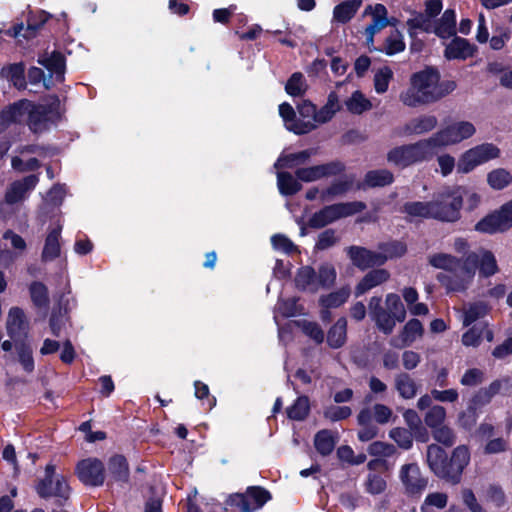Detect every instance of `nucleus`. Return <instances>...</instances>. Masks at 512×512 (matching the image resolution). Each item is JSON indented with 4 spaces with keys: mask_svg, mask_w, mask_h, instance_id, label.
<instances>
[{
    "mask_svg": "<svg viewBox=\"0 0 512 512\" xmlns=\"http://www.w3.org/2000/svg\"><path fill=\"white\" fill-rule=\"evenodd\" d=\"M464 187H446L439 191L431 201L433 219L443 222H455L460 218L463 205Z\"/></svg>",
    "mask_w": 512,
    "mask_h": 512,
    "instance_id": "nucleus-3",
    "label": "nucleus"
},
{
    "mask_svg": "<svg viewBox=\"0 0 512 512\" xmlns=\"http://www.w3.org/2000/svg\"><path fill=\"white\" fill-rule=\"evenodd\" d=\"M410 30H421L426 33H434L435 21L424 13H419L407 21Z\"/></svg>",
    "mask_w": 512,
    "mask_h": 512,
    "instance_id": "nucleus-59",
    "label": "nucleus"
},
{
    "mask_svg": "<svg viewBox=\"0 0 512 512\" xmlns=\"http://www.w3.org/2000/svg\"><path fill=\"white\" fill-rule=\"evenodd\" d=\"M3 239L10 242V248L12 250H3L1 253L2 260H5L7 262H13L17 258L24 255L27 248V244L23 237H21L12 230H7L3 234Z\"/></svg>",
    "mask_w": 512,
    "mask_h": 512,
    "instance_id": "nucleus-28",
    "label": "nucleus"
},
{
    "mask_svg": "<svg viewBox=\"0 0 512 512\" xmlns=\"http://www.w3.org/2000/svg\"><path fill=\"white\" fill-rule=\"evenodd\" d=\"M343 163L333 161L326 164L299 168L296 170L295 175L298 180L303 182H313L324 177L335 176L344 171Z\"/></svg>",
    "mask_w": 512,
    "mask_h": 512,
    "instance_id": "nucleus-17",
    "label": "nucleus"
},
{
    "mask_svg": "<svg viewBox=\"0 0 512 512\" xmlns=\"http://www.w3.org/2000/svg\"><path fill=\"white\" fill-rule=\"evenodd\" d=\"M423 334L422 323L418 319L409 320L401 333V339L404 345L412 344L417 338Z\"/></svg>",
    "mask_w": 512,
    "mask_h": 512,
    "instance_id": "nucleus-54",
    "label": "nucleus"
},
{
    "mask_svg": "<svg viewBox=\"0 0 512 512\" xmlns=\"http://www.w3.org/2000/svg\"><path fill=\"white\" fill-rule=\"evenodd\" d=\"M476 51V46L471 44L467 39L455 36L452 41L447 44L444 55L449 60H466L472 57Z\"/></svg>",
    "mask_w": 512,
    "mask_h": 512,
    "instance_id": "nucleus-25",
    "label": "nucleus"
},
{
    "mask_svg": "<svg viewBox=\"0 0 512 512\" xmlns=\"http://www.w3.org/2000/svg\"><path fill=\"white\" fill-rule=\"evenodd\" d=\"M469 255L475 256L474 263H470V267L476 272L479 269V274L482 277L488 278L495 275L498 272V265L494 254L485 249H481L479 252H472Z\"/></svg>",
    "mask_w": 512,
    "mask_h": 512,
    "instance_id": "nucleus-27",
    "label": "nucleus"
},
{
    "mask_svg": "<svg viewBox=\"0 0 512 512\" xmlns=\"http://www.w3.org/2000/svg\"><path fill=\"white\" fill-rule=\"evenodd\" d=\"M455 89L454 81H440L439 72L429 67L411 76L410 87L400 94V100L406 106L417 107L434 103Z\"/></svg>",
    "mask_w": 512,
    "mask_h": 512,
    "instance_id": "nucleus-1",
    "label": "nucleus"
},
{
    "mask_svg": "<svg viewBox=\"0 0 512 512\" xmlns=\"http://www.w3.org/2000/svg\"><path fill=\"white\" fill-rule=\"evenodd\" d=\"M297 325L302 330V332L316 344H321L324 342V331L317 322L300 320L297 322Z\"/></svg>",
    "mask_w": 512,
    "mask_h": 512,
    "instance_id": "nucleus-55",
    "label": "nucleus"
},
{
    "mask_svg": "<svg viewBox=\"0 0 512 512\" xmlns=\"http://www.w3.org/2000/svg\"><path fill=\"white\" fill-rule=\"evenodd\" d=\"M487 312L488 306L482 301L469 304V306L464 311L463 325H471L476 320L484 317Z\"/></svg>",
    "mask_w": 512,
    "mask_h": 512,
    "instance_id": "nucleus-56",
    "label": "nucleus"
},
{
    "mask_svg": "<svg viewBox=\"0 0 512 512\" xmlns=\"http://www.w3.org/2000/svg\"><path fill=\"white\" fill-rule=\"evenodd\" d=\"M379 249L381 250L379 253L385 257L386 262L388 259L403 256L406 252V245L400 241H391L381 244Z\"/></svg>",
    "mask_w": 512,
    "mask_h": 512,
    "instance_id": "nucleus-62",
    "label": "nucleus"
},
{
    "mask_svg": "<svg viewBox=\"0 0 512 512\" xmlns=\"http://www.w3.org/2000/svg\"><path fill=\"white\" fill-rule=\"evenodd\" d=\"M277 186L279 192L284 196H292L302 188L300 182L289 172L277 173Z\"/></svg>",
    "mask_w": 512,
    "mask_h": 512,
    "instance_id": "nucleus-44",
    "label": "nucleus"
},
{
    "mask_svg": "<svg viewBox=\"0 0 512 512\" xmlns=\"http://www.w3.org/2000/svg\"><path fill=\"white\" fill-rule=\"evenodd\" d=\"M6 329L14 343L28 340L29 322L21 308L13 307L10 309L6 321Z\"/></svg>",
    "mask_w": 512,
    "mask_h": 512,
    "instance_id": "nucleus-18",
    "label": "nucleus"
},
{
    "mask_svg": "<svg viewBox=\"0 0 512 512\" xmlns=\"http://www.w3.org/2000/svg\"><path fill=\"white\" fill-rule=\"evenodd\" d=\"M337 273L332 264L324 263L317 271L319 288H330L336 281Z\"/></svg>",
    "mask_w": 512,
    "mask_h": 512,
    "instance_id": "nucleus-58",
    "label": "nucleus"
},
{
    "mask_svg": "<svg viewBox=\"0 0 512 512\" xmlns=\"http://www.w3.org/2000/svg\"><path fill=\"white\" fill-rule=\"evenodd\" d=\"M347 340V320L340 317L327 332V344L332 349L343 347Z\"/></svg>",
    "mask_w": 512,
    "mask_h": 512,
    "instance_id": "nucleus-32",
    "label": "nucleus"
},
{
    "mask_svg": "<svg viewBox=\"0 0 512 512\" xmlns=\"http://www.w3.org/2000/svg\"><path fill=\"white\" fill-rule=\"evenodd\" d=\"M296 287L304 292L316 293L320 288L317 272L310 266L301 267L295 276Z\"/></svg>",
    "mask_w": 512,
    "mask_h": 512,
    "instance_id": "nucleus-30",
    "label": "nucleus"
},
{
    "mask_svg": "<svg viewBox=\"0 0 512 512\" xmlns=\"http://www.w3.org/2000/svg\"><path fill=\"white\" fill-rule=\"evenodd\" d=\"M60 118L59 99L56 97L49 104H34L30 101L28 113V127L35 133H43L56 125Z\"/></svg>",
    "mask_w": 512,
    "mask_h": 512,
    "instance_id": "nucleus-9",
    "label": "nucleus"
},
{
    "mask_svg": "<svg viewBox=\"0 0 512 512\" xmlns=\"http://www.w3.org/2000/svg\"><path fill=\"white\" fill-rule=\"evenodd\" d=\"M371 318L375 322L377 328L386 335L392 333L396 322H398L393 314L388 312L386 309L378 310V312L374 313Z\"/></svg>",
    "mask_w": 512,
    "mask_h": 512,
    "instance_id": "nucleus-50",
    "label": "nucleus"
},
{
    "mask_svg": "<svg viewBox=\"0 0 512 512\" xmlns=\"http://www.w3.org/2000/svg\"><path fill=\"white\" fill-rule=\"evenodd\" d=\"M438 120L434 115H420L406 123L399 132L402 136L421 135L432 131L437 126Z\"/></svg>",
    "mask_w": 512,
    "mask_h": 512,
    "instance_id": "nucleus-24",
    "label": "nucleus"
},
{
    "mask_svg": "<svg viewBox=\"0 0 512 512\" xmlns=\"http://www.w3.org/2000/svg\"><path fill=\"white\" fill-rule=\"evenodd\" d=\"M500 150L491 143L475 146L462 154L457 163V172L466 174L477 166L499 157Z\"/></svg>",
    "mask_w": 512,
    "mask_h": 512,
    "instance_id": "nucleus-12",
    "label": "nucleus"
},
{
    "mask_svg": "<svg viewBox=\"0 0 512 512\" xmlns=\"http://www.w3.org/2000/svg\"><path fill=\"white\" fill-rule=\"evenodd\" d=\"M29 292L33 304L39 308L46 307L49 303L48 289L39 281H34L29 286Z\"/></svg>",
    "mask_w": 512,
    "mask_h": 512,
    "instance_id": "nucleus-57",
    "label": "nucleus"
},
{
    "mask_svg": "<svg viewBox=\"0 0 512 512\" xmlns=\"http://www.w3.org/2000/svg\"><path fill=\"white\" fill-rule=\"evenodd\" d=\"M346 252L352 264L361 270L381 266L385 263V257L381 256V253L364 247L350 246Z\"/></svg>",
    "mask_w": 512,
    "mask_h": 512,
    "instance_id": "nucleus-20",
    "label": "nucleus"
},
{
    "mask_svg": "<svg viewBox=\"0 0 512 512\" xmlns=\"http://www.w3.org/2000/svg\"><path fill=\"white\" fill-rule=\"evenodd\" d=\"M299 117L296 116L294 108L287 102L279 105V115L283 119L287 130L297 134H307L316 128L315 114L316 106L308 100L297 105Z\"/></svg>",
    "mask_w": 512,
    "mask_h": 512,
    "instance_id": "nucleus-2",
    "label": "nucleus"
},
{
    "mask_svg": "<svg viewBox=\"0 0 512 512\" xmlns=\"http://www.w3.org/2000/svg\"><path fill=\"white\" fill-rule=\"evenodd\" d=\"M365 209L366 204L362 201L341 202L326 205L309 218L308 225L311 228L320 229L336 222L339 219L362 212Z\"/></svg>",
    "mask_w": 512,
    "mask_h": 512,
    "instance_id": "nucleus-8",
    "label": "nucleus"
},
{
    "mask_svg": "<svg viewBox=\"0 0 512 512\" xmlns=\"http://www.w3.org/2000/svg\"><path fill=\"white\" fill-rule=\"evenodd\" d=\"M387 311L393 314L398 322H403L406 317V310L397 294L390 293L386 296Z\"/></svg>",
    "mask_w": 512,
    "mask_h": 512,
    "instance_id": "nucleus-60",
    "label": "nucleus"
},
{
    "mask_svg": "<svg viewBox=\"0 0 512 512\" xmlns=\"http://www.w3.org/2000/svg\"><path fill=\"white\" fill-rule=\"evenodd\" d=\"M395 389L403 399H412L417 394V384L407 373H400L395 376Z\"/></svg>",
    "mask_w": 512,
    "mask_h": 512,
    "instance_id": "nucleus-36",
    "label": "nucleus"
},
{
    "mask_svg": "<svg viewBox=\"0 0 512 512\" xmlns=\"http://www.w3.org/2000/svg\"><path fill=\"white\" fill-rule=\"evenodd\" d=\"M39 182L37 175H28L20 180L12 182L5 193L3 202L0 203V214L7 218L10 214L7 207L24 201L28 194L36 187Z\"/></svg>",
    "mask_w": 512,
    "mask_h": 512,
    "instance_id": "nucleus-13",
    "label": "nucleus"
},
{
    "mask_svg": "<svg viewBox=\"0 0 512 512\" xmlns=\"http://www.w3.org/2000/svg\"><path fill=\"white\" fill-rule=\"evenodd\" d=\"M394 175L387 169H377L368 171L364 177L363 186L370 188L384 187L392 184Z\"/></svg>",
    "mask_w": 512,
    "mask_h": 512,
    "instance_id": "nucleus-35",
    "label": "nucleus"
},
{
    "mask_svg": "<svg viewBox=\"0 0 512 512\" xmlns=\"http://www.w3.org/2000/svg\"><path fill=\"white\" fill-rule=\"evenodd\" d=\"M30 110V101L26 99L19 100L5 107L0 113V122L4 127L13 124H22L28 121Z\"/></svg>",
    "mask_w": 512,
    "mask_h": 512,
    "instance_id": "nucleus-22",
    "label": "nucleus"
},
{
    "mask_svg": "<svg viewBox=\"0 0 512 512\" xmlns=\"http://www.w3.org/2000/svg\"><path fill=\"white\" fill-rule=\"evenodd\" d=\"M48 20V14L44 11L40 13V22L38 24L33 23L30 19L27 22V27L24 29L23 23L14 25L12 28L6 30L4 33L10 37L17 38L21 35L22 31H25L22 35L24 38H30L34 36L35 32Z\"/></svg>",
    "mask_w": 512,
    "mask_h": 512,
    "instance_id": "nucleus-39",
    "label": "nucleus"
},
{
    "mask_svg": "<svg viewBox=\"0 0 512 512\" xmlns=\"http://www.w3.org/2000/svg\"><path fill=\"white\" fill-rule=\"evenodd\" d=\"M390 438H392L400 448L408 450L412 447L413 438L409 430L405 428L396 427L390 430Z\"/></svg>",
    "mask_w": 512,
    "mask_h": 512,
    "instance_id": "nucleus-64",
    "label": "nucleus"
},
{
    "mask_svg": "<svg viewBox=\"0 0 512 512\" xmlns=\"http://www.w3.org/2000/svg\"><path fill=\"white\" fill-rule=\"evenodd\" d=\"M15 349L18 357V362L27 373H31L34 368V358L32 347L28 340L15 342Z\"/></svg>",
    "mask_w": 512,
    "mask_h": 512,
    "instance_id": "nucleus-41",
    "label": "nucleus"
},
{
    "mask_svg": "<svg viewBox=\"0 0 512 512\" xmlns=\"http://www.w3.org/2000/svg\"><path fill=\"white\" fill-rule=\"evenodd\" d=\"M310 412V402L307 396H299L286 410L289 419L303 421Z\"/></svg>",
    "mask_w": 512,
    "mask_h": 512,
    "instance_id": "nucleus-46",
    "label": "nucleus"
},
{
    "mask_svg": "<svg viewBox=\"0 0 512 512\" xmlns=\"http://www.w3.org/2000/svg\"><path fill=\"white\" fill-rule=\"evenodd\" d=\"M393 78L392 70L385 66L380 68L374 75V87L378 94H383L388 90L389 83Z\"/></svg>",
    "mask_w": 512,
    "mask_h": 512,
    "instance_id": "nucleus-63",
    "label": "nucleus"
},
{
    "mask_svg": "<svg viewBox=\"0 0 512 512\" xmlns=\"http://www.w3.org/2000/svg\"><path fill=\"white\" fill-rule=\"evenodd\" d=\"M432 202H407L403 206V212L411 217L433 218Z\"/></svg>",
    "mask_w": 512,
    "mask_h": 512,
    "instance_id": "nucleus-49",
    "label": "nucleus"
},
{
    "mask_svg": "<svg viewBox=\"0 0 512 512\" xmlns=\"http://www.w3.org/2000/svg\"><path fill=\"white\" fill-rule=\"evenodd\" d=\"M400 479L407 493L420 494L427 486V479L421 475L417 464H405L400 470Z\"/></svg>",
    "mask_w": 512,
    "mask_h": 512,
    "instance_id": "nucleus-21",
    "label": "nucleus"
},
{
    "mask_svg": "<svg viewBox=\"0 0 512 512\" xmlns=\"http://www.w3.org/2000/svg\"><path fill=\"white\" fill-rule=\"evenodd\" d=\"M446 418V409L440 405L432 406L425 414L424 421L432 429L443 426Z\"/></svg>",
    "mask_w": 512,
    "mask_h": 512,
    "instance_id": "nucleus-61",
    "label": "nucleus"
},
{
    "mask_svg": "<svg viewBox=\"0 0 512 512\" xmlns=\"http://www.w3.org/2000/svg\"><path fill=\"white\" fill-rule=\"evenodd\" d=\"M487 182L491 188L502 190L512 182V175L506 169L498 168L488 173Z\"/></svg>",
    "mask_w": 512,
    "mask_h": 512,
    "instance_id": "nucleus-52",
    "label": "nucleus"
},
{
    "mask_svg": "<svg viewBox=\"0 0 512 512\" xmlns=\"http://www.w3.org/2000/svg\"><path fill=\"white\" fill-rule=\"evenodd\" d=\"M474 255H467L465 260L460 263V267L450 272H440L436 279L447 289L448 292H463L470 286L475 271L470 267V263L475 261Z\"/></svg>",
    "mask_w": 512,
    "mask_h": 512,
    "instance_id": "nucleus-10",
    "label": "nucleus"
},
{
    "mask_svg": "<svg viewBox=\"0 0 512 512\" xmlns=\"http://www.w3.org/2000/svg\"><path fill=\"white\" fill-rule=\"evenodd\" d=\"M38 63L49 71V75L46 76L41 68L31 67L28 71V80L31 84L42 83L45 89H50L54 84L53 77L56 82L64 81L65 58L60 52L54 51L50 55L43 54L38 58Z\"/></svg>",
    "mask_w": 512,
    "mask_h": 512,
    "instance_id": "nucleus-6",
    "label": "nucleus"
},
{
    "mask_svg": "<svg viewBox=\"0 0 512 512\" xmlns=\"http://www.w3.org/2000/svg\"><path fill=\"white\" fill-rule=\"evenodd\" d=\"M352 185L351 180H336L320 193L321 202H329L336 197L346 194Z\"/></svg>",
    "mask_w": 512,
    "mask_h": 512,
    "instance_id": "nucleus-47",
    "label": "nucleus"
},
{
    "mask_svg": "<svg viewBox=\"0 0 512 512\" xmlns=\"http://www.w3.org/2000/svg\"><path fill=\"white\" fill-rule=\"evenodd\" d=\"M470 462V450L466 445L457 446L451 455L447 465V481L451 484H458L461 481L462 473Z\"/></svg>",
    "mask_w": 512,
    "mask_h": 512,
    "instance_id": "nucleus-19",
    "label": "nucleus"
},
{
    "mask_svg": "<svg viewBox=\"0 0 512 512\" xmlns=\"http://www.w3.org/2000/svg\"><path fill=\"white\" fill-rule=\"evenodd\" d=\"M64 302L68 303V300H65V296L63 295L59 301L58 311L53 310L49 320L51 332L56 337L60 336L61 330L68 319V307L67 304H64Z\"/></svg>",
    "mask_w": 512,
    "mask_h": 512,
    "instance_id": "nucleus-38",
    "label": "nucleus"
},
{
    "mask_svg": "<svg viewBox=\"0 0 512 512\" xmlns=\"http://www.w3.org/2000/svg\"><path fill=\"white\" fill-rule=\"evenodd\" d=\"M461 262V259L446 253H438L429 256L430 265L437 269H442L443 272H450L458 269Z\"/></svg>",
    "mask_w": 512,
    "mask_h": 512,
    "instance_id": "nucleus-45",
    "label": "nucleus"
},
{
    "mask_svg": "<svg viewBox=\"0 0 512 512\" xmlns=\"http://www.w3.org/2000/svg\"><path fill=\"white\" fill-rule=\"evenodd\" d=\"M475 131V127L471 122L460 121L439 130L429 137V139L435 150L436 148L460 143L461 141L470 138Z\"/></svg>",
    "mask_w": 512,
    "mask_h": 512,
    "instance_id": "nucleus-11",
    "label": "nucleus"
},
{
    "mask_svg": "<svg viewBox=\"0 0 512 512\" xmlns=\"http://www.w3.org/2000/svg\"><path fill=\"white\" fill-rule=\"evenodd\" d=\"M389 24L387 9L383 4H376L372 13V22L365 28V34L376 35Z\"/></svg>",
    "mask_w": 512,
    "mask_h": 512,
    "instance_id": "nucleus-40",
    "label": "nucleus"
},
{
    "mask_svg": "<svg viewBox=\"0 0 512 512\" xmlns=\"http://www.w3.org/2000/svg\"><path fill=\"white\" fill-rule=\"evenodd\" d=\"M307 90V83L304 75L300 72L293 73L285 85L287 94L293 97L302 96Z\"/></svg>",
    "mask_w": 512,
    "mask_h": 512,
    "instance_id": "nucleus-53",
    "label": "nucleus"
},
{
    "mask_svg": "<svg viewBox=\"0 0 512 512\" xmlns=\"http://www.w3.org/2000/svg\"><path fill=\"white\" fill-rule=\"evenodd\" d=\"M390 274L385 269H374L368 272L355 288V295L359 297L372 288L386 282Z\"/></svg>",
    "mask_w": 512,
    "mask_h": 512,
    "instance_id": "nucleus-29",
    "label": "nucleus"
},
{
    "mask_svg": "<svg viewBox=\"0 0 512 512\" xmlns=\"http://www.w3.org/2000/svg\"><path fill=\"white\" fill-rule=\"evenodd\" d=\"M270 498V493L264 488L250 487L245 494L231 495L227 505L238 507L241 512H254L262 508Z\"/></svg>",
    "mask_w": 512,
    "mask_h": 512,
    "instance_id": "nucleus-15",
    "label": "nucleus"
},
{
    "mask_svg": "<svg viewBox=\"0 0 512 512\" xmlns=\"http://www.w3.org/2000/svg\"><path fill=\"white\" fill-rule=\"evenodd\" d=\"M61 232L62 225L57 223L56 226L50 228L44 242V247L41 253V260L43 262H50L60 256L61 253Z\"/></svg>",
    "mask_w": 512,
    "mask_h": 512,
    "instance_id": "nucleus-26",
    "label": "nucleus"
},
{
    "mask_svg": "<svg viewBox=\"0 0 512 512\" xmlns=\"http://www.w3.org/2000/svg\"><path fill=\"white\" fill-rule=\"evenodd\" d=\"M104 465L97 458H86L79 461L75 468L78 479L86 486L98 487L105 480Z\"/></svg>",
    "mask_w": 512,
    "mask_h": 512,
    "instance_id": "nucleus-16",
    "label": "nucleus"
},
{
    "mask_svg": "<svg viewBox=\"0 0 512 512\" xmlns=\"http://www.w3.org/2000/svg\"><path fill=\"white\" fill-rule=\"evenodd\" d=\"M434 153L432 143L427 138L391 149L387 154V160L397 167L406 168L432 159Z\"/></svg>",
    "mask_w": 512,
    "mask_h": 512,
    "instance_id": "nucleus-4",
    "label": "nucleus"
},
{
    "mask_svg": "<svg viewBox=\"0 0 512 512\" xmlns=\"http://www.w3.org/2000/svg\"><path fill=\"white\" fill-rule=\"evenodd\" d=\"M393 417V411L390 407L376 403L372 407L362 408L357 415V423L360 426L357 437L361 442H368L374 439L378 433L379 425H385Z\"/></svg>",
    "mask_w": 512,
    "mask_h": 512,
    "instance_id": "nucleus-5",
    "label": "nucleus"
},
{
    "mask_svg": "<svg viewBox=\"0 0 512 512\" xmlns=\"http://www.w3.org/2000/svg\"><path fill=\"white\" fill-rule=\"evenodd\" d=\"M345 105L350 113L357 115L362 114L372 107L370 100L359 90L352 93V95L345 101Z\"/></svg>",
    "mask_w": 512,
    "mask_h": 512,
    "instance_id": "nucleus-48",
    "label": "nucleus"
},
{
    "mask_svg": "<svg viewBox=\"0 0 512 512\" xmlns=\"http://www.w3.org/2000/svg\"><path fill=\"white\" fill-rule=\"evenodd\" d=\"M427 463L437 477L447 481L448 458L446 452L439 445L431 444L428 446Z\"/></svg>",
    "mask_w": 512,
    "mask_h": 512,
    "instance_id": "nucleus-23",
    "label": "nucleus"
},
{
    "mask_svg": "<svg viewBox=\"0 0 512 512\" xmlns=\"http://www.w3.org/2000/svg\"><path fill=\"white\" fill-rule=\"evenodd\" d=\"M361 0H346L337 6L333 11L334 18L340 23L348 22L361 6Z\"/></svg>",
    "mask_w": 512,
    "mask_h": 512,
    "instance_id": "nucleus-43",
    "label": "nucleus"
},
{
    "mask_svg": "<svg viewBox=\"0 0 512 512\" xmlns=\"http://www.w3.org/2000/svg\"><path fill=\"white\" fill-rule=\"evenodd\" d=\"M109 471L117 481H127L129 469L126 458L122 455L111 457L109 461Z\"/></svg>",
    "mask_w": 512,
    "mask_h": 512,
    "instance_id": "nucleus-51",
    "label": "nucleus"
},
{
    "mask_svg": "<svg viewBox=\"0 0 512 512\" xmlns=\"http://www.w3.org/2000/svg\"><path fill=\"white\" fill-rule=\"evenodd\" d=\"M434 34L438 37L447 39L456 34V14L454 10L447 9L442 17L435 21Z\"/></svg>",
    "mask_w": 512,
    "mask_h": 512,
    "instance_id": "nucleus-33",
    "label": "nucleus"
},
{
    "mask_svg": "<svg viewBox=\"0 0 512 512\" xmlns=\"http://www.w3.org/2000/svg\"><path fill=\"white\" fill-rule=\"evenodd\" d=\"M338 441V433L329 429L318 431L314 436L316 451L322 456L330 455Z\"/></svg>",
    "mask_w": 512,
    "mask_h": 512,
    "instance_id": "nucleus-31",
    "label": "nucleus"
},
{
    "mask_svg": "<svg viewBox=\"0 0 512 512\" xmlns=\"http://www.w3.org/2000/svg\"><path fill=\"white\" fill-rule=\"evenodd\" d=\"M1 75L17 89L21 90L26 88L25 65L23 63H13L3 67Z\"/></svg>",
    "mask_w": 512,
    "mask_h": 512,
    "instance_id": "nucleus-34",
    "label": "nucleus"
},
{
    "mask_svg": "<svg viewBox=\"0 0 512 512\" xmlns=\"http://www.w3.org/2000/svg\"><path fill=\"white\" fill-rule=\"evenodd\" d=\"M350 296L349 287H341L340 289L331 292L327 295H322L319 298V305L321 308H338L342 306Z\"/></svg>",
    "mask_w": 512,
    "mask_h": 512,
    "instance_id": "nucleus-42",
    "label": "nucleus"
},
{
    "mask_svg": "<svg viewBox=\"0 0 512 512\" xmlns=\"http://www.w3.org/2000/svg\"><path fill=\"white\" fill-rule=\"evenodd\" d=\"M512 227V200L505 203L499 210L487 215L475 225V230L495 234Z\"/></svg>",
    "mask_w": 512,
    "mask_h": 512,
    "instance_id": "nucleus-14",
    "label": "nucleus"
},
{
    "mask_svg": "<svg viewBox=\"0 0 512 512\" xmlns=\"http://www.w3.org/2000/svg\"><path fill=\"white\" fill-rule=\"evenodd\" d=\"M406 44L402 33L394 29L386 37L383 46L379 48V51L385 53L388 56H393L405 50Z\"/></svg>",
    "mask_w": 512,
    "mask_h": 512,
    "instance_id": "nucleus-37",
    "label": "nucleus"
},
{
    "mask_svg": "<svg viewBox=\"0 0 512 512\" xmlns=\"http://www.w3.org/2000/svg\"><path fill=\"white\" fill-rule=\"evenodd\" d=\"M37 494L44 499L54 497L59 505H63L70 496V486L63 474L57 473L52 463L46 465L44 475L35 486Z\"/></svg>",
    "mask_w": 512,
    "mask_h": 512,
    "instance_id": "nucleus-7",
    "label": "nucleus"
}]
</instances>
